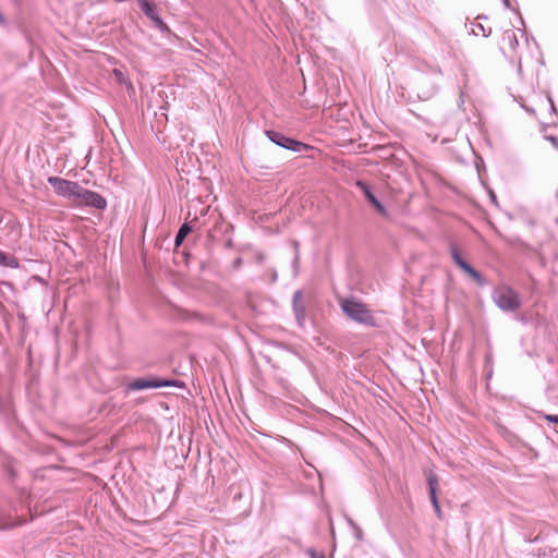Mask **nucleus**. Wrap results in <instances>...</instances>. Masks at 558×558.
Instances as JSON below:
<instances>
[{
  "instance_id": "obj_31",
  "label": "nucleus",
  "mask_w": 558,
  "mask_h": 558,
  "mask_svg": "<svg viewBox=\"0 0 558 558\" xmlns=\"http://www.w3.org/2000/svg\"><path fill=\"white\" fill-rule=\"evenodd\" d=\"M448 350L449 352L453 350V339L448 342Z\"/></svg>"
},
{
  "instance_id": "obj_14",
  "label": "nucleus",
  "mask_w": 558,
  "mask_h": 558,
  "mask_svg": "<svg viewBox=\"0 0 558 558\" xmlns=\"http://www.w3.org/2000/svg\"><path fill=\"white\" fill-rule=\"evenodd\" d=\"M192 231H193V226L191 225V222H190V221H186V220H185V221L180 226V228H179V230H178V232H177V234H175V236H174V242H173V244H174V250H177V248H179L180 246H182V244L184 243L185 239L187 238V235H189Z\"/></svg>"
},
{
  "instance_id": "obj_26",
  "label": "nucleus",
  "mask_w": 558,
  "mask_h": 558,
  "mask_svg": "<svg viewBox=\"0 0 558 558\" xmlns=\"http://www.w3.org/2000/svg\"><path fill=\"white\" fill-rule=\"evenodd\" d=\"M546 140L549 141L556 149H558V137L550 135L546 136Z\"/></svg>"
},
{
  "instance_id": "obj_2",
  "label": "nucleus",
  "mask_w": 558,
  "mask_h": 558,
  "mask_svg": "<svg viewBox=\"0 0 558 558\" xmlns=\"http://www.w3.org/2000/svg\"><path fill=\"white\" fill-rule=\"evenodd\" d=\"M341 311L355 323L367 327L376 326L372 311L362 301L351 296L344 299L340 304Z\"/></svg>"
},
{
  "instance_id": "obj_19",
  "label": "nucleus",
  "mask_w": 558,
  "mask_h": 558,
  "mask_svg": "<svg viewBox=\"0 0 558 558\" xmlns=\"http://www.w3.org/2000/svg\"><path fill=\"white\" fill-rule=\"evenodd\" d=\"M367 204L380 216H388V210L386 206L383 204V202L377 197L374 196L371 201L367 202Z\"/></svg>"
},
{
  "instance_id": "obj_35",
  "label": "nucleus",
  "mask_w": 558,
  "mask_h": 558,
  "mask_svg": "<svg viewBox=\"0 0 558 558\" xmlns=\"http://www.w3.org/2000/svg\"><path fill=\"white\" fill-rule=\"evenodd\" d=\"M453 375V367H451V369L449 371V377L451 378Z\"/></svg>"
},
{
  "instance_id": "obj_15",
  "label": "nucleus",
  "mask_w": 558,
  "mask_h": 558,
  "mask_svg": "<svg viewBox=\"0 0 558 558\" xmlns=\"http://www.w3.org/2000/svg\"><path fill=\"white\" fill-rule=\"evenodd\" d=\"M0 267L17 269L20 268V262L11 253L0 250Z\"/></svg>"
},
{
  "instance_id": "obj_7",
  "label": "nucleus",
  "mask_w": 558,
  "mask_h": 558,
  "mask_svg": "<svg viewBox=\"0 0 558 558\" xmlns=\"http://www.w3.org/2000/svg\"><path fill=\"white\" fill-rule=\"evenodd\" d=\"M47 183L53 189V192L63 198L73 201L78 190L80 183L61 177L50 175Z\"/></svg>"
},
{
  "instance_id": "obj_24",
  "label": "nucleus",
  "mask_w": 558,
  "mask_h": 558,
  "mask_svg": "<svg viewBox=\"0 0 558 558\" xmlns=\"http://www.w3.org/2000/svg\"><path fill=\"white\" fill-rule=\"evenodd\" d=\"M0 26L3 28L9 27V22L3 13L0 12Z\"/></svg>"
},
{
  "instance_id": "obj_20",
  "label": "nucleus",
  "mask_w": 558,
  "mask_h": 558,
  "mask_svg": "<svg viewBox=\"0 0 558 558\" xmlns=\"http://www.w3.org/2000/svg\"><path fill=\"white\" fill-rule=\"evenodd\" d=\"M265 278H268L270 283H275L278 280V272L276 268H269L265 271Z\"/></svg>"
},
{
  "instance_id": "obj_28",
  "label": "nucleus",
  "mask_w": 558,
  "mask_h": 558,
  "mask_svg": "<svg viewBox=\"0 0 558 558\" xmlns=\"http://www.w3.org/2000/svg\"><path fill=\"white\" fill-rule=\"evenodd\" d=\"M264 259H265V256H264L263 254H258V255L256 256V262H257L258 264L264 263Z\"/></svg>"
},
{
  "instance_id": "obj_37",
  "label": "nucleus",
  "mask_w": 558,
  "mask_h": 558,
  "mask_svg": "<svg viewBox=\"0 0 558 558\" xmlns=\"http://www.w3.org/2000/svg\"><path fill=\"white\" fill-rule=\"evenodd\" d=\"M448 142H450V141H449V140H447V138H442V140H441V143H442V144L448 143Z\"/></svg>"
},
{
  "instance_id": "obj_8",
  "label": "nucleus",
  "mask_w": 558,
  "mask_h": 558,
  "mask_svg": "<svg viewBox=\"0 0 558 558\" xmlns=\"http://www.w3.org/2000/svg\"><path fill=\"white\" fill-rule=\"evenodd\" d=\"M138 5L143 13L149 19L154 26L162 34H170L171 29L168 24L163 21L158 12L157 5L153 0H137Z\"/></svg>"
},
{
  "instance_id": "obj_25",
  "label": "nucleus",
  "mask_w": 558,
  "mask_h": 558,
  "mask_svg": "<svg viewBox=\"0 0 558 558\" xmlns=\"http://www.w3.org/2000/svg\"><path fill=\"white\" fill-rule=\"evenodd\" d=\"M113 74L118 78L119 82H123L124 81V74H123V72L121 70L114 69L113 70Z\"/></svg>"
},
{
  "instance_id": "obj_27",
  "label": "nucleus",
  "mask_w": 558,
  "mask_h": 558,
  "mask_svg": "<svg viewBox=\"0 0 558 558\" xmlns=\"http://www.w3.org/2000/svg\"><path fill=\"white\" fill-rule=\"evenodd\" d=\"M354 536L356 539H362L363 532L359 525L354 527Z\"/></svg>"
},
{
  "instance_id": "obj_3",
  "label": "nucleus",
  "mask_w": 558,
  "mask_h": 558,
  "mask_svg": "<svg viewBox=\"0 0 558 558\" xmlns=\"http://www.w3.org/2000/svg\"><path fill=\"white\" fill-rule=\"evenodd\" d=\"M265 135L272 144L293 153H303L313 149L311 145L299 141L295 137L286 135L280 131L271 129L265 130Z\"/></svg>"
},
{
  "instance_id": "obj_22",
  "label": "nucleus",
  "mask_w": 558,
  "mask_h": 558,
  "mask_svg": "<svg viewBox=\"0 0 558 558\" xmlns=\"http://www.w3.org/2000/svg\"><path fill=\"white\" fill-rule=\"evenodd\" d=\"M242 265H243V258H242V257H240V256L235 257V258L233 259V262H232V268H233L234 270L240 269Z\"/></svg>"
},
{
  "instance_id": "obj_30",
  "label": "nucleus",
  "mask_w": 558,
  "mask_h": 558,
  "mask_svg": "<svg viewBox=\"0 0 558 558\" xmlns=\"http://www.w3.org/2000/svg\"><path fill=\"white\" fill-rule=\"evenodd\" d=\"M347 521H348L349 525H350V526H352L353 529H354L355 526H357V525L355 524V522H354L351 518H347Z\"/></svg>"
},
{
  "instance_id": "obj_13",
  "label": "nucleus",
  "mask_w": 558,
  "mask_h": 558,
  "mask_svg": "<svg viewBox=\"0 0 558 558\" xmlns=\"http://www.w3.org/2000/svg\"><path fill=\"white\" fill-rule=\"evenodd\" d=\"M456 266H458L463 275L471 280L472 282L476 283L477 286L482 287L485 283L484 278L482 275L473 268L470 264H468L465 260L460 258L458 255H456Z\"/></svg>"
},
{
  "instance_id": "obj_12",
  "label": "nucleus",
  "mask_w": 558,
  "mask_h": 558,
  "mask_svg": "<svg viewBox=\"0 0 558 558\" xmlns=\"http://www.w3.org/2000/svg\"><path fill=\"white\" fill-rule=\"evenodd\" d=\"M292 310L295 316L296 324L300 328H304L306 320V307L303 302L302 290H296L292 298Z\"/></svg>"
},
{
  "instance_id": "obj_1",
  "label": "nucleus",
  "mask_w": 558,
  "mask_h": 558,
  "mask_svg": "<svg viewBox=\"0 0 558 558\" xmlns=\"http://www.w3.org/2000/svg\"><path fill=\"white\" fill-rule=\"evenodd\" d=\"M185 388V383L178 378H167L157 375H146L141 377H135L129 380L124 386V392L129 393L131 391H143L148 389H159V388Z\"/></svg>"
},
{
  "instance_id": "obj_21",
  "label": "nucleus",
  "mask_w": 558,
  "mask_h": 558,
  "mask_svg": "<svg viewBox=\"0 0 558 558\" xmlns=\"http://www.w3.org/2000/svg\"><path fill=\"white\" fill-rule=\"evenodd\" d=\"M306 554L310 558H326L325 555L323 553H318L316 549L314 548H308L306 550Z\"/></svg>"
},
{
  "instance_id": "obj_34",
  "label": "nucleus",
  "mask_w": 558,
  "mask_h": 558,
  "mask_svg": "<svg viewBox=\"0 0 558 558\" xmlns=\"http://www.w3.org/2000/svg\"><path fill=\"white\" fill-rule=\"evenodd\" d=\"M447 276H448V280L451 281L452 280V274L450 271H448Z\"/></svg>"
},
{
  "instance_id": "obj_9",
  "label": "nucleus",
  "mask_w": 558,
  "mask_h": 558,
  "mask_svg": "<svg viewBox=\"0 0 558 558\" xmlns=\"http://www.w3.org/2000/svg\"><path fill=\"white\" fill-rule=\"evenodd\" d=\"M424 475L426 477L428 497H429L430 504L433 506V509H434L436 515L439 519H442V511H441V507H440V502H439V498H438L439 478H438L437 474H435L433 472V470L429 468L424 469Z\"/></svg>"
},
{
  "instance_id": "obj_17",
  "label": "nucleus",
  "mask_w": 558,
  "mask_h": 558,
  "mask_svg": "<svg viewBox=\"0 0 558 558\" xmlns=\"http://www.w3.org/2000/svg\"><path fill=\"white\" fill-rule=\"evenodd\" d=\"M355 186L362 193L366 202L371 201L374 196H376L374 187L364 180H356Z\"/></svg>"
},
{
  "instance_id": "obj_11",
  "label": "nucleus",
  "mask_w": 558,
  "mask_h": 558,
  "mask_svg": "<svg viewBox=\"0 0 558 558\" xmlns=\"http://www.w3.org/2000/svg\"><path fill=\"white\" fill-rule=\"evenodd\" d=\"M15 465V458L0 448V469L3 473V476L11 484H13L17 477Z\"/></svg>"
},
{
  "instance_id": "obj_4",
  "label": "nucleus",
  "mask_w": 558,
  "mask_h": 558,
  "mask_svg": "<svg viewBox=\"0 0 558 558\" xmlns=\"http://www.w3.org/2000/svg\"><path fill=\"white\" fill-rule=\"evenodd\" d=\"M24 523L26 519L17 513L13 502L5 497H0V530H12Z\"/></svg>"
},
{
  "instance_id": "obj_23",
  "label": "nucleus",
  "mask_w": 558,
  "mask_h": 558,
  "mask_svg": "<svg viewBox=\"0 0 558 558\" xmlns=\"http://www.w3.org/2000/svg\"><path fill=\"white\" fill-rule=\"evenodd\" d=\"M544 418H545L547 422H550V423H557V424H558V415H554V414H546V415H544Z\"/></svg>"
},
{
  "instance_id": "obj_32",
  "label": "nucleus",
  "mask_w": 558,
  "mask_h": 558,
  "mask_svg": "<svg viewBox=\"0 0 558 558\" xmlns=\"http://www.w3.org/2000/svg\"><path fill=\"white\" fill-rule=\"evenodd\" d=\"M232 246H233V242H232V240H228V241L226 242V247L230 248V247H232Z\"/></svg>"
},
{
  "instance_id": "obj_18",
  "label": "nucleus",
  "mask_w": 558,
  "mask_h": 558,
  "mask_svg": "<svg viewBox=\"0 0 558 558\" xmlns=\"http://www.w3.org/2000/svg\"><path fill=\"white\" fill-rule=\"evenodd\" d=\"M291 243L294 248V256L291 262V267L293 270V277L295 278L300 271V252H299L300 243L296 240H293Z\"/></svg>"
},
{
  "instance_id": "obj_38",
  "label": "nucleus",
  "mask_w": 558,
  "mask_h": 558,
  "mask_svg": "<svg viewBox=\"0 0 558 558\" xmlns=\"http://www.w3.org/2000/svg\"><path fill=\"white\" fill-rule=\"evenodd\" d=\"M490 197L494 202L496 201V196L494 195V193H490Z\"/></svg>"
},
{
  "instance_id": "obj_16",
  "label": "nucleus",
  "mask_w": 558,
  "mask_h": 558,
  "mask_svg": "<svg viewBox=\"0 0 558 558\" xmlns=\"http://www.w3.org/2000/svg\"><path fill=\"white\" fill-rule=\"evenodd\" d=\"M502 40H507L508 44L510 45L511 49H512V53L510 56V59L513 62H518V64H520L519 57L517 56V52H515V47L518 46V40H517L514 32L513 31L505 32V34L502 36ZM520 71H521V65H519V72Z\"/></svg>"
},
{
  "instance_id": "obj_10",
  "label": "nucleus",
  "mask_w": 558,
  "mask_h": 558,
  "mask_svg": "<svg viewBox=\"0 0 558 558\" xmlns=\"http://www.w3.org/2000/svg\"><path fill=\"white\" fill-rule=\"evenodd\" d=\"M495 301L504 311H515L520 306L519 295L509 287L498 288L495 291Z\"/></svg>"
},
{
  "instance_id": "obj_33",
  "label": "nucleus",
  "mask_w": 558,
  "mask_h": 558,
  "mask_svg": "<svg viewBox=\"0 0 558 558\" xmlns=\"http://www.w3.org/2000/svg\"><path fill=\"white\" fill-rule=\"evenodd\" d=\"M315 471H316V473L318 474V477H319V482H320V488H323V480H322V474H320V473H319V472H318L317 470H315Z\"/></svg>"
},
{
  "instance_id": "obj_29",
  "label": "nucleus",
  "mask_w": 558,
  "mask_h": 558,
  "mask_svg": "<svg viewBox=\"0 0 558 558\" xmlns=\"http://www.w3.org/2000/svg\"><path fill=\"white\" fill-rule=\"evenodd\" d=\"M460 96H461V98H463L464 96H468V88H466V86H464V87L461 89V92H460Z\"/></svg>"
},
{
  "instance_id": "obj_6",
  "label": "nucleus",
  "mask_w": 558,
  "mask_h": 558,
  "mask_svg": "<svg viewBox=\"0 0 558 558\" xmlns=\"http://www.w3.org/2000/svg\"><path fill=\"white\" fill-rule=\"evenodd\" d=\"M73 202L78 207H89L97 210H105L108 202L100 193L83 187L81 184Z\"/></svg>"
},
{
  "instance_id": "obj_5",
  "label": "nucleus",
  "mask_w": 558,
  "mask_h": 558,
  "mask_svg": "<svg viewBox=\"0 0 558 558\" xmlns=\"http://www.w3.org/2000/svg\"><path fill=\"white\" fill-rule=\"evenodd\" d=\"M433 232L435 235L444 238L447 251L453 259V236L451 234L452 217L449 214L437 211L433 217Z\"/></svg>"
},
{
  "instance_id": "obj_36",
  "label": "nucleus",
  "mask_w": 558,
  "mask_h": 558,
  "mask_svg": "<svg viewBox=\"0 0 558 558\" xmlns=\"http://www.w3.org/2000/svg\"><path fill=\"white\" fill-rule=\"evenodd\" d=\"M445 185H447L450 190H453L452 185H450L449 183H446V182H442Z\"/></svg>"
}]
</instances>
